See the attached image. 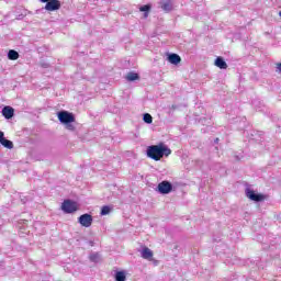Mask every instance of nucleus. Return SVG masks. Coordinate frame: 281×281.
<instances>
[{
	"instance_id": "nucleus-5",
	"label": "nucleus",
	"mask_w": 281,
	"mask_h": 281,
	"mask_svg": "<svg viewBox=\"0 0 281 281\" xmlns=\"http://www.w3.org/2000/svg\"><path fill=\"white\" fill-rule=\"evenodd\" d=\"M246 196L250 199V201H256V203H260V201H265L263 194L256 193V191L251 189H246Z\"/></svg>"
},
{
	"instance_id": "nucleus-1",
	"label": "nucleus",
	"mask_w": 281,
	"mask_h": 281,
	"mask_svg": "<svg viewBox=\"0 0 281 281\" xmlns=\"http://www.w3.org/2000/svg\"><path fill=\"white\" fill-rule=\"evenodd\" d=\"M169 155H172V150L164 143L147 147V157L154 161H160L162 157H169Z\"/></svg>"
},
{
	"instance_id": "nucleus-4",
	"label": "nucleus",
	"mask_w": 281,
	"mask_h": 281,
	"mask_svg": "<svg viewBox=\"0 0 281 281\" xmlns=\"http://www.w3.org/2000/svg\"><path fill=\"white\" fill-rule=\"evenodd\" d=\"M78 223H80L82 227H91V225H93V216L89 213L82 214L79 216Z\"/></svg>"
},
{
	"instance_id": "nucleus-8",
	"label": "nucleus",
	"mask_w": 281,
	"mask_h": 281,
	"mask_svg": "<svg viewBox=\"0 0 281 281\" xmlns=\"http://www.w3.org/2000/svg\"><path fill=\"white\" fill-rule=\"evenodd\" d=\"M160 7L164 12H172V9L175 8V2L172 0H162L160 2Z\"/></svg>"
},
{
	"instance_id": "nucleus-2",
	"label": "nucleus",
	"mask_w": 281,
	"mask_h": 281,
	"mask_svg": "<svg viewBox=\"0 0 281 281\" xmlns=\"http://www.w3.org/2000/svg\"><path fill=\"white\" fill-rule=\"evenodd\" d=\"M57 117L61 124H65L67 131H76V126L72 125L76 122V116L71 112L59 111Z\"/></svg>"
},
{
	"instance_id": "nucleus-9",
	"label": "nucleus",
	"mask_w": 281,
	"mask_h": 281,
	"mask_svg": "<svg viewBox=\"0 0 281 281\" xmlns=\"http://www.w3.org/2000/svg\"><path fill=\"white\" fill-rule=\"evenodd\" d=\"M0 144L4 146V148L12 149L14 148V144L12 140L5 138V134L0 131Z\"/></svg>"
},
{
	"instance_id": "nucleus-11",
	"label": "nucleus",
	"mask_w": 281,
	"mask_h": 281,
	"mask_svg": "<svg viewBox=\"0 0 281 281\" xmlns=\"http://www.w3.org/2000/svg\"><path fill=\"white\" fill-rule=\"evenodd\" d=\"M167 60L171 64V65H179V63H181V56H179L178 54H169L167 57Z\"/></svg>"
},
{
	"instance_id": "nucleus-3",
	"label": "nucleus",
	"mask_w": 281,
	"mask_h": 281,
	"mask_svg": "<svg viewBox=\"0 0 281 281\" xmlns=\"http://www.w3.org/2000/svg\"><path fill=\"white\" fill-rule=\"evenodd\" d=\"M61 210L66 214H74V212L78 211V206L76 205V202L71 200H65L64 203L61 204Z\"/></svg>"
},
{
	"instance_id": "nucleus-21",
	"label": "nucleus",
	"mask_w": 281,
	"mask_h": 281,
	"mask_svg": "<svg viewBox=\"0 0 281 281\" xmlns=\"http://www.w3.org/2000/svg\"><path fill=\"white\" fill-rule=\"evenodd\" d=\"M277 69L281 72V63L277 65Z\"/></svg>"
},
{
	"instance_id": "nucleus-20",
	"label": "nucleus",
	"mask_w": 281,
	"mask_h": 281,
	"mask_svg": "<svg viewBox=\"0 0 281 281\" xmlns=\"http://www.w3.org/2000/svg\"><path fill=\"white\" fill-rule=\"evenodd\" d=\"M106 214H111V206H102L101 209V216H106Z\"/></svg>"
},
{
	"instance_id": "nucleus-13",
	"label": "nucleus",
	"mask_w": 281,
	"mask_h": 281,
	"mask_svg": "<svg viewBox=\"0 0 281 281\" xmlns=\"http://www.w3.org/2000/svg\"><path fill=\"white\" fill-rule=\"evenodd\" d=\"M215 67H218L220 69H227V63L223 57H217L215 59Z\"/></svg>"
},
{
	"instance_id": "nucleus-15",
	"label": "nucleus",
	"mask_w": 281,
	"mask_h": 281,
	"mask_svg": "<svg viewBox=\"0 0 281 281\" xmlns=\"http://www.w3.org/2000/svg\"><path fill=\"white\" fill-rule=\"evenodd\" d=\"M9 60H19V52L10 49L8 53Z\"/></svg>"
},
{
	"instance_id": "nucleus-6",
	"label": "nucleus",
	"mask_w": 281,
	"mask_h": 281,
	"mask_svg": "<svg viewBox=\"0 0 281 281\" xmlns=\"http://www.w3.org/2000/svg\"><path fill=\"white\" fill-rule=\"evenodd\" d=\"M157 190L159 194H170V192H172V183L162 181L158 184Z\"/></svg>"
},
{
	"instance_id": "nucleus-22",
	"label": "nucleus",
	"mask_w": 281,
	"mask_h": 281,
	"mask_svg": "<svg viewBox=\"0 0 281 281\" xmlns=\"http://www.w3.org/2000/svg\"><path fill=\"white\" fill-rule=\"evenodd\" d=\"M41 1H42V3H48L52 0H41Z\"/></svg>"
},
{
	"instance_id": "nucleus-19",
	"label": "nucleus",
	"mask_w": 281,
	"mask_h": 281,
	"mask_svg": "<svg viewBox=\"0 0 281 281\" xmlns=\"http://www.w3.org/2000/svg\"><path fill=\"white\" fill-rule=\"evenodd\" d=\"M143 120H144L145 124H153V115H150L148 113H145L143 115Z\"/></svg>"
},
{
	"instance_id": "nucleus-18",
	"label": "nucleus",
	"mask_w": 281,
	"mask_h": 281,
	"mask_svg": "<svg viewBox=\"0 0 281 281\" xmlns=\"http://www.w3.org/2000/svg\"><path fill=\"white\" fill-rule=\"evenodd\" d=\"M140 12H145V19H148V12H150V4H145L139 8Z\"/></svg>"
},
{
	"instance_id": "nucleus-10",
	"label": "nucleus",
	"mask_w": 281,
	"mask_h": 281,
	"mask_svg": "<svg viewBox=\"0 0 281 281\" xmlns=\"http://www.w3.org/2000/svg\"><path fill=\"white\" fill-rule=\"evenodd\" d=\"M2 115L5 120H12V117H14V108L8 105L4 106L2 109Z\"/></svg>"
},
{
	"instance_id": "nucleus-17",
	"label": "nucleus",
	"mask_w": 281,
	"mask_h": 281,
	"mask_svg": "<svg viewBox=\"0 0 281 281\" xmlns=\"http://www.w3.org/2000/svg\"><path fill=\"white\" fill-rule=\"evenodd\" d=\"M89 258L91 262H100L102 260V257L99 252L91 254Z\"/></svg>"
},
{
	"instance_id": "nucleus-12",
	"label": "nucleus",
	"mask_w": 281,
	"mask_h": 281,
	"mask_svg": "<svg viewBox=\"0 0 281 281\" xmlns=\"http://www.w3.org/2000/svg\"><path fill=\"white\" fill-rule=\"evenodd\" d=\"M140 256L144 258V260H153V250H150L148 247H145L143 248Z\"/></svg>"
},
{
	"instance_id": "nucleus-16",
	"label": "nucleus",
	"mask_w": 281,
	"mask_h": 281,
	"mask_svg": "<svg viewBox=\"0 0 281 281\" xmlns=\"http://www.w3.org/2000/svg\"><path fill=\"white\" fill-rule=\"evenodd\" d=\"M115 281H126V272L117 271L115 273Z\"/></svg>"
},
{
	"instance_id": "nucleus-23",
	"label": "nucleus",
	"mask_w": 281,
	"mask_h": 281,
	"mask_svg": "<svg viewBox=\"0 0 281 281\" xmlns=\"http://www.w3.org/2000/svg\"><path fill=\"white\" fill-rule=\"evenodd\" d=\"M215 144H218V138L215 139Z\"/></svg>"
},
{
	"instance_id": "nucleus-14",
	"label": "nucleus",
	"mask_w": 281,
	"mask_h": 281,
	"mask_svg": "<svg viewBox=\"0 0 281 281\" xmlns=\"http://www.w3.org/2000/svg\"><path fill=\"white\" fill-rule=\"evenodd\" d=\"M125 78L128 82H135V80H139V75L137 72L131 71L126 75Z\"/></svg>"
},
{
	"instance_id": "nucleus-7",
	"label": "nucleus",
	"mask_w": 281,
	"mask_h": 281,
	"mask_svg": "<svg viewBox=\"0 0 281 281\" xmlns=\"http://www.w3.org/2000/svg\"><path fill=\"white\" fill-rule=\"evenodd\" d=\"M45 10H47L48 12L60 10V2L58 0L48 1L45 5Z\"/></svg>"
}]
</instances>
